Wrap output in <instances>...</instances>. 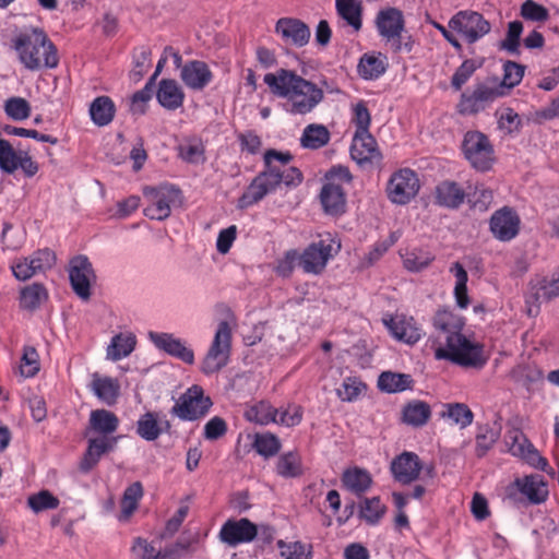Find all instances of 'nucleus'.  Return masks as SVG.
I'll use <instances>...</instances> for the list:
<instances>
[{"instance_id": "obj_1", "label": "nucleus", "mask_w": 559, "mask_h": 559, "mask_svg": "<svg viewBox=\"0 0 559 559\" xmlns=\"http://www.w3.org/2000/svg\"><path fill=\"white\" fill-rule=\"evenodd\" d=\"M264 169L259 173L246 191L238 199L237 207H250L260 202L269 193L276 191L282 183L286 187H297L302 182L301 171L289 166L293 155L289 152L267 150L263 156Z\"/></svg>"}, {"instance_id": "obj_2", "label": "nucleus", "mask_w": 559, "mask_h": 559, "mask_svg": "<svg viewBox=\"0 0 559 559\" xmlns=\"http://www.w3.org/2000/svg\"><path fill=\"white\" fill-rule=\"evenodd\" d=\"M263 81L273 95L285 100L283 107L293 116L312 112L324 99V92L320 86L293 70L280 69L274 73H266Z\"/></svg>"}, {"instance_id": "obj_3", "label": "nucleus", "mask_w": 559, "mask_h": 559, "mask_svg": "<svg viewBox=\"0 0 559 559\" xmlns=\"http://www.w3.org/2000/svg\"><path fill=\"white\" fill-rule=\"evenodd\" d=\"M10 47L17 61L28 71L55 69L59 64L57 47L41 27L16 29L10 38Z\"/></svg>"}, {"instance_id": "obj_4", "label": "nucleus", "mask_w": 559, "mask_h": 559, "mask_svg": "<svg viewBox=\"0 0 559 559\" xmlns=\"http://www.w3.org/2000/svg\"><path fill=\"white\" fill-rule=\"evenodd\" d=\"M341 247V240L336 235L324 233L298 254L299 265L305 273L319 275L325 270L329 261L340 252Z\"/></svg>"}, {"instance_id": "obj_5", "label": "nucleus", "mask_w": 559, "mask_h": 559, "mask_svg": "<svg viewBox=\"0 0 559 559\" xmlns=\"http://www.w3.org/2000/svg\"><path fill=\"white\" fill-rule=\"evenodd\" d=\"M437 359H448L464 367H481L487 358L480 344L459 336H447L445 347H438L435 352Z\"/></svg>"}, {"instance_id": "obj_6", "label": "nucleus", "mask_w": 559, "mask_h": 559, "mask_svg": "<svg viewBox=\"0 0 559 559\" xmlns=\"http://www.w3.org/2000/svg\"><path fill=\"white\" fill-rule=\"evenodd\" d=\"M146 202L144 215L150 219L164 221L171 214V206L180 201L181 191L171 183L156 187L146 186L142 190Z\"/></svg>"}, {"instance_id": "obj_7", "label": "nucleus", "mask_w": 559, "mask_h": 559, "mask_svg": "<svg viewBox=\"0 0 559 559\" xmlns=\"http://www.w3.org/2000/svg\"><path fill=\"white\" fill-rule=\"evenodd\" d=\"M462 151L472 167L478 171H488L496 160L493 145L480 131L465 133Z\"/></svg>"}, {"instance_id": "obj_8", "label": "nucleus", "mask_w": 559, "mask_h": 559, "mask_svg": "<svg viewBox=\"0 0 559 559\" xmlns=\"http://www.w3.org/2000/svg\"><path fill=\"white\" fill-rule=\"evenodd\" d=\"M212 405L211 397L204 395L201 386H189L176 401L170 413L183 421H194L204 417Z\"/></svg>"}, {"instance_id": "obj_9", "label": "nucleus", "mask_w": 559, "mask_h": 559, "mask_svg": "<svg viewBox=\"0 0 559 559\" xmlns=\"http://www.w3.org/2000/svg\"><path fill=\"white\" fill-rule=\"evenodd\" d=\"M231 348V329L227 321L217 325L212 344L202 361L205 373H214L227 365Z\"/></svg>"}, {"instance_id": "obj_10", "label": "nucleus", "mask_w": 559, "mask_h": 559, "mask_svg": "<svg viewBox=\"0 0 559 559\" xmlns=\"http://www.w3.org/2000/svg\"><path fill=\"white\" fill-rule=\"evenodd\" d=\"M448 26L456 32L468 44H474L487 35L490 23L478 12L462 10L456 12L448 22Z\"/></svg>"}, {"instance_id": "obj_11", "label": "nucleus", "mask_w": 559, "mask_h": 559, "mask_svg": "<svg viewBox=\"0 0 559 559\" xmlns=\"http://www.w3.org/2000/svg\"><path fill=\"white\" fill-rule=\"evenodd\" d=\"M420 181L416 171L401 168L394 171L386 185L388 199L397 205L408 204L418 194Z\"/></svg>"}, {"instance_id": "obj_12", "label": "nucleus", "mask_w": 559, "mask_h": 559, "mask_svg": "<svg viewBox=\"0 0 559 559\" xmlns=\"http://www.w3.org/2000/svg\"><path fill=\"white\" fill-rule=\"evenodd\" d=\"M39 166L27 151L15 150L8 140L0 141V170L12 175L16 170L32 178L38 173Z\"/></svg>"}, {"instance_id": "obj_13", "label": "nucleus", "mask_w": 559, "mask_h": 559, "mask_svg": "<svg viewBox=\"0 0 559 559\" xmlns=\"http://www.w3.org/2000/svg\"><path fill=\"white\" fill-rule=\"evenodd\" d=\"M68 272L73 292L82 300L87 301L92 295V285L96 281V275L88 258L85 255L72 258Z\"/></svg>"}, {"instance_id": "obj_14", "label": "nucleus", "mask_w": 559, "mask_h": 559, "mask_svg": "<svg viewBox=\"0 0 559 559\" xmlns=\"http://www.w3.org/2000/svg\"><path fill=\"white\" fill-rule=\"evenodd\" d=\"M503 96V87H496L495 84L481 83L477 84L473 92L461 95L456 106L457 112L461 115H474L479 112L489 103H492Z\"/></svg>"}, {"instance_id": "obj_15", "label": "nucleus", "mask_w": 559, "mask_h": 559, "mask_svg": "<svg viewBox=\"0 0 559 559\" xmlns=\"http://www.w3.org/2000/svg\"><path fill=\"white\" fill-rule=\"evenodd\" d=\"M55 264V252L49 249H40L27 258L14 261L11 264V270L16 280L27 281L38 273L50 270Z\"/></svg>"}, {"instance_id": "obj_16", "label": "nucleus", "mask_w": 559, "mask_h": 559, "mask_svg": "<svg viewBox=\"0 0 559 559\" xmlns=\"http://www.w3.org/2000/svg\"><path fill=\"white\" fill-rule=\"evenodd\" d=\"M521 217L515 209L502 206L489 219V230L493 238L502 242L513 240L520 233Z\"/></svg>"}, {"instance_id": "obj_17", "label": "nucleus", "mask_w": 559, "mask_h": 559, "mask_svg": "<svg viewBox=\"0 0 559 559\" xmlns=\"http://www.w3.org/2000/svg\"><path fill=\"white\" fill-rule=\"evenodd\" d=\"M259 527L247 518L228 519L218 533L219 540L228 547L249 544L255 539Z\"/></svg>"}, {"instance_id": "obj_18", "label": "nucleus", "mask_w": 559, "mask_h": 559, "mask_svg": "<svg viewBox=\"0 0 559 559\" xmlns=\"http://www.w3.org/2000/svg\"><path fill=\"white\" fill-rule=\"evenodd\" d=\"M506 444L509 452L524 460L526 463L538 469H545L547 461L534 445L530 442L526 436L518 428H512L506 433Z\"/></svg>"}, {"instance_id": "obj_19", "label": "nucleus", "mask_w": 559, "mask_h": 559, "mask_svg": "<svg viewBox=\"0 0 559 559\" xmlns=\"http://www.w3.org/2000/svg\"><path fill=\"white\" fill-rule=\"evenodd\" d=\"M274 32L286 46L301 48L311 36L309 26L299 19L281 17L275 23Z\"/></svg>"}, {"instance_id": "obj_20", "label": "nucleus", "mask_w": 559, "mask_h": 559, "mask_svg": "<svg viewBox=\"0 0 559 559\" xmlns=\"http://www.w3.org/2000/svg\"><path fill=\"white\" fill-rule=\"evenodd\" d=\"M147 336L157 349L186 364L192 365L194 362L193 350L186 345V342L176 337L173 333L151 331Z\"/></svg>"}, {"instance_id": "obj_21", "label": "nucleus", "mask_w": 559, "mask_h": 559, "mask_svg": "<svg viewBox=\"0 0 559 559\" xmlns=\"http://www.w3.org/2000/svg\"><path fill=\"white\" fill-rule=\"evenodd\" d=\"M390 469L396 481L409 485L418 479L423 464L416 453L404 451L392 460Z\"/></svg>"}, {"instance_id": "obj_22", "label": "nucleus", "mask_w": 559, "mask_h": 559, "mask_svg": "<svg viewBox=\"0 0 559 559\" xmlns=\"http://www.w3.org/2000/svg\"><path fill=\"white\" fill-rule=\"evenodd\" d=\"M350 157L360 166L377 163L382 159L378 143L370 132L354 133L350 145Z\"/></svg>"}, {"instance_id": "obj_23", "label": "nucleus", "mask_w": 559, "mask_h": 559, "mask_svg": "<svg viewBox=\"0 0 559 559\" xmlns=\"http://www.w3.org/2000/svg\"><path fill=\"white\" fill-rule=\"evenodd\" d=\"M374 22L378 34L388 44L394 38L400 37L405 28L403 12L396 8H385L380 10Z\"/></svg>"}, {"instance_id": "obj_24", "label": "nucleus", "mask_w": 559, "mask_h": 559, "mask_svg": "<svg viewBox=\"0 0 559 559\" xmlns=\"http://www.w3.org/2000/svg\"><path fill=\"white\" fill-rule=\"evenodd\" d=\"M383 323L396 340L406 344H415L421 338V329L412 317L396 314L383 319Z\"/></svg>"}, {"instance_id": "obj_25", "label": "nucleus", "mask_w": 559, "mask_h": 559, "mask_svg": "<svg viewBox=\"0 0 559 559\" xmlns=\"http://www.w3.org/2000/svg\"><path fill=\"white\" fill-rule=\"evenodd\" d=\"M180 79L188 88L202 91L213 80V73L204 61L192 60L182 66Z\"/></svg>"}, {"instance_id": "obj_26", "label": "nucleus", "mask_w": 559, "mask_h": 559, "mask_svg": "<svg viewBox=\"0 0 559 559\" xmlns=\"http://www.w3.org/2000/svg\"><path fill=\"white\" fill-rule=\"evenodd\" d=\"M514 485L532 504H539L548 497V485L543 475L532 474L516 478Z\"/></svg>"}, {"instance_id": "obj_27", "label": "nucleus", "mask_w": 559, "mask_h": 559, "mask_svg": "<svg viewBox=\"0 0 559 559\" xmlns=\"http://www.w3.org/2000/svg\"><path fill=\"white\" fill-rule=\"evenodd\" d=\"M136 335L131 331L115 334L106 347V359L119 361L130 356L136 347Z\"/></svg>"}, {"instance_id": "obj_28", "label": "nucleus", "mask_w": 559, "mask_h": 559, "mask_svg": "<svg viewBox=\"0 0 559 559\" xmlns=\"http://www.w3.org/2000/svg\"><path fill=\"white\" fill-rule=\"evenodd\" d=\"M320 202L328 215H342L346 207L344 188L335 186L334 183H324L320 192Z\"/></svg>"}, {"instance_id": "obj_29", "label": "nucleus", "mask_w": 559, "mask_h": 559, "mask_svg": "<svg viewBox=\"0 0 559 559\" xmlns=\"http://www.w3.org/2000/svg\"><path fill=\"white\" fill-rule=\"evenodd\" d=\"M156 97L162 107L176 110L182 106L185 94L175 80L163 79L158 84Z\"/></svg>"}, {"instance_id": "obj_30", "label": "nucleus", "mask_w": 559, "mask_h": 559, "mask_svg": "<svg viewBox=\"0 0 559 559\" xmlns=\"http://www.w3.org/2000/svg\"><path fill=\"white\" fill-rule=\"evenodd\" d=\"M388 68V58L381 52L364 53L357 66L358 74L365 80H377Z\"/></svg>"}, {"instance_id": "obj_31", "label": "nucleus", "mask_w": 559, "mask_h": 559, "mask_svg": "<svg viewBox=\"0 0 559 559\" xmlns=\"http://www.w3.org/2000/svg\"><path fill=\"white\" fill-rule=\"evenodd\" d=\"M435 198L441 206L457 209L465 200V192L456 182L443 181L436 187Z\"/></svg>"}, {"instance_id": "obj_32", "label": "nucleus", "mask_w": 559, "mask_h": 559, "mask_svg": "<svg viewBox=\"0 0 559 559\" xmlns=\"http://www.w3.org/2000/svg\"><path fill=\"white\" fill-rule=\"evenodd\" d=\"M465 325L464 318L452 310H439L433 317V326L447 336H459Z\"/></svg>"}, {"instance_id": "obj_33", "label": "nucleus", "mask_w": 559, "mask_h": 559, "mask_svg": "<svg viewBox=\"0 0 559 559\" xmlns=\"http://www.w3.org/2000/svg\"><path fill=\"white\" fill-rule=\"evenodd\" d=\"M342 483L347 490L356 495H361L370 488L372 478L368 471L359 467H352L344 471L342 475Z\"/></svg>"}, {"instance_id": "obj_34", "label": "nucleus", "mask_w": 559, "mask_h": 559, "mask_svg": "<svg viewBox=\"0 0 559 559\" xmlns=\"http://www.w3.org/2000/svg\"><path fill=\"white\" fill-rule=\"evenodd\" d=\"M331 139L328 128L320 123L306 126L300 136V145L308 150H319L325 146Z\"/></svg>"}, {"instance_id": "obj_35", "label": "nucleus", "mask_w": 559, "mask_h": 559, "mask_svg": "<svg viewBox=\"0 0 559 559\" xmlns=\"http://www.w3.org/2000/svg\"><path fill=\"white\" fill-rule=\"evenodd\" d=\"M440 417L464 429L472 425L474 414L464 403H447L442 405Z\"/></svg>"}, {"instance_id": "obj_36", "label": "nucleus", "mask_w": 559, "mask_h": 559, "mask_svg": "<svg viewBox=\"0 0 559 559\" xmlns=\"http://www.w3.org/2000/svg\"><path fill=\"white\" fill-rule=\"evenodd\" d=\"M280 556L283 559H312L313 546L301 540L278 539L276 542Z\"/></svg>"}, {"instance_id": "obj_37", "label": "nucleus", "mask_w": 559, "mask_h": 559, "mask_svg": "<svg viewBox=\"0 0 559 559\" xmlns=\"http://www.w3.org/2000/svg\"><path fill=\"white\" fill-rule=\"evenodd\" d=\"M112 448V442L104 438L91 439L87 450L81 461L80 468L82 472H90L99 461L102 455Z\"/></svg>"}, {"instance_id": "obj_38", "label": "nucleus", "mask_w": 559, "mask_h": 559, "mask_svg": "<svg viewBox=\"0 0 559 559\" xmlns=\"http://www.w3.org/2000/svg\"><path fill=\"white\" fill-rule=\"evenodd\" d=\"M449 271L455 278L453 289L455 302L459 308L466 309L469 306V298L467 295L468 274L460 262L452 263Z\"/></svg>"}, {"instance_id": "obj_39", "label": "nucleus", "mask_w": 559, "mask_h": 559, "mask_svg": "<svg viewBox=\"0 0 559 559\" xmlns=\"http://www.w3.org/2000/svg\"><path fill=\"white\" fill-rule=\"evenodd\" d=\"M92 121L99 127L109 124L115 117V104L108 96L96 97L90 106Z\"/></svg>"}, {"instance_id": "obj_40", "label": "nucleus", "mask_w": 559, "mask_h": 559, "mask_svg": "<svg viewBox=\"0 0 559 559\" xmlns=\"http://www.w3.org/2000/svg\"><path fill=\"white\" fill-rule=\"evenodd\" d=\"M48 299V292L40 283L25 286L20 293L21 308L29 311L38 309Z\"/></svg>"}, {"instance_id": "obj_41", "label": "nucleus", "mask_w": 559, "mask_h": 559, "mask_svg": "<svg viewBox=\"0 0 559 559\" xmlns=\"http://www.w3.org/2000/svg\"><path fill=\"white\" fill-rule=\"evenodd\" d=\"M430 416V406L423 401H413L403 408V421L413 427L426 425Z\"/></svg>"}, {"instance_id": "obj_42", "label": "nucleus", "mask_w": 559, "mask_h": 559, "mask_svg": "<svg viewBox=\"0 0 559 559\" xmlns=\"http://www.w3.org/2000/svg\"><path fill=\"white\" fill-rule=\"evenodd\" d=\"M90 426L95 432L107 436L118 429L119 419L109 411L95 409L91 412Z\"/></svg>"}, {"instance_id": "obj_43", "label": "nucleus", "mask_w": 559, "mask_h": 559, "mask_svg": "<svg viewBox=\"0 0 559 559\" xmlns=\"http://www.w3.org/2000/svg\"><path fill=\"white\" fill-rule=\"evenodd\" d=\"M278 409L272 406L266 401H260L252 406H250L246 413L245 417L247 420L251 423H255L258 425L266 426L271 423L276 424Z\"/></svg>"}, {"instance_id": "obj_44", "label": "nucleus", "mask_w": 559, "mask_h": 559, "mask_svg": "<svg viewBox=\"0 0 559 559\" xmlns=\"http://www.w3.org/2000/svg\"><path fill=\"white\" fill-rule=\"evenodd\" d=\"M534 290L533 298L536 302L549 301L559 296V273L554 274L550 278L539 277L532 283Z\"/></svg>"}, {"instance_id": "obj_45", "label": "nucleus", "mask_w": 559, "mask_h": 559, "mask_svg": "<svg viewBox=\"0 0 559 559\" xmlns=\"http://www.w3.org/2000/svg\"><path fill=\"white\" fill-rule=\"evenodd\" d=\"M275 469L277 475L284 478H294L300 476L302 474L300 455L294 451L280 455Z\"/></svg>"}, {"instance_id": "obj_46", "label": "nucleus", "mask_w": 559, "mask_h": 559, "mask_svg": "<svg viewBox=\"0 0 559 559\" xmlns=\"http://www.w3.org/2000/svg\"><path fill=\"white\" fill-rule=\"evenodd\" d=\"M337 14L355 31L361 28V7L357 0H335Z\"/></svg>"}, {"instance_id": "obj_47", "label": "nucleus", "mask_w": 559, "mask_h": 559, "mask_svg": "<svg viewBox=\"0 0 559 559\" xmlns=\"http://www.w3.org/2000/svg\"><path fill=\"white\" fill-rule=\"evenodd\" d=\"M402 258L404 267L411 272H420L435 260V255L423 248H414L406 251Z\"/></svg>"}, {"instance_id": "obj_48", "label": "nucleus", "mask_w": 559, "mask_h": 559, "mask_svg": "<svg viewBox=\"0 0 559 559\" xmlns=\"http://www.w3.org/2000/svg\"><path fill=\"white\" fill-rule=\"evenodd\" d=\"M252 447L261 456L269 459L280 452L282 444L277 436L263 432L254 436Z\"/></svg>"}, {"instance_id": "obj_49", "label": "nucleus", "mask_w": 559, "mask_h": 559, "mask_svg": "<svg viewBox=\"0 0 559 559\" xmlns=\"http://www.w3.org/2000/svg\"><path fill=\"white\" fill-rule=\"evenodd\" d=\"M136 432L142 439L146 441L156 440L162 435L157 415L151 412L142 415L136 424Z\"/></svg>"}, {"instance_id": "obj_50", "label": "nucleus", "mask_w": 559, "mask_h": 559, "mask_svg": "<svg viewBox=\"0 0 559 559\" xmlns=\"http://www.w3.org/2000/svg\"><path fill=\"white\" fill-rule=\"evenodd\" d=\"M525 67L513 62L507 61L503 64V78L502 81L496 85V87H503V96L508 94L510 90L519 85L524 76Z\"/></svg>"}, {"instance_id": "obj_51", "label": "nucleus", "mask_w": 559, "mask_h": 559, "mask_svg": "<svg viewBox=\"0 0 559 559\" xmlns=\"http://www.w3.org/2000/svg\"><path fill=\"white\" fill-rule=\"evenodd\" d=\"M385 506L379 497L366 498L359 507V514L368 524L374 525L385 513Z\"/></svg>"}, {"instance_id": "obj_52", "label": "nucleus", "mask_w": 559, "mask_h": 559, "mask_svg": "<svg viewBox=\"0 0 559 559\" xmlns=\"http://www.w3.org/2000/svg\"><path fill=\"white\" fill-rule=\"evenodd\" d=\"M4 112L14 121H23L31 116V105L23 97H10L4 103Z\"/></svg>"}, {"instance_id": "obj_53", "label": "nucleus", "mask_w": 559, "mask_h": 559, "mask_svg": "<svg viewBox=\"0 0 559 559\" xmlns=\"http://www.w3.org/2000/svg\"><path fill=\"white\" fill-rule=\"evenodd\" d=\"M27 504L35 513H39L43 511L57 509L60 504V501L49 490H40L39 492L28 497Z\"/></svg>"}, {"instance_id": "obj_54", "label": "nucleus", "mask_w": 559, "mask_h": 559, "mask_svg": "<svg viewBox=\"0 0 559 559\" xmlns=\"http://www.w3.org/2000/svg\"><path fill=\"white\" fill-rule=\"evenodd\" d=\"M205 148L200 140L193 139L182 143L179 146V156L187 163L200 164L203 163Z\"/></svg>"}, {"instance_id": "obj_55", "label": "nucleus", "mask_w": 559, "mask_h": 559, "mask_svg": "<svg viewBox=\"0 0 559 559\" xmlns=\"http://www.w3.org/2000/svg\"><path fill=\"white\" fill-rule=\"evenodd\" d=\"M39 356L33 346H25L19 370L24 378H32L39 371Z\"/></svg>"}, {"instance_id": "obj_56", "label": "nucleus", "mask_w": 559, "mask_h": 559, "mask_svg": "<svg viewBox=\"0 0 559 559\" xmlns=\"http://www.w3.org/2000/svg\"><path fill=\"white\" fill-rule=\"evenodd\" d=\"M352 123L355 126V133L369 132L371 116L364 100L352 106Z\"/></svg>"}, {"instance_id": "obj_57", "label": "nucleus", "mask_w": 559, "mask_h": 559, "mask_svg": "<svg viewBox=\"0 0 559 559\" xmlns=\"http://www.w3.org/2000/svg\"><path fill=\"white\" fill-rule=\"evenodd\" d=\"M479 67L480 63L474 59L464 60L452 75L451 86L460 91Z\"/></svg>"}, {"instance_id": "obj_58", "label": "nucleus", "mask_w": 559, "mask_h": 559, "mask_svg": "<svg viewBox=\"0 0 559 559\" xmlns=\"http://www.w3.org/2000/svg\"><path fill=\"white\" fill-rule=\"evenodd\" d=\"M523 32V24L520 21L510 22L506 39L501 47L510 53H519L520 37Z\"/></svg>"}, {"instance_id": "obj_59", "label": "nucleus", "mask_w": 559, "mask_h": 559, "mask_svg": "<svg viewBox=\"0 0 559 559\" xmlns=\"http://www.w3.org/2000/svg\"><path fill=\"white\" fill-rule=\"evenodd\" d=\"M277 420L276 424L285 427H295L301 423L302 408L296 404H289L286 408H277Z\"/></svg>"}, {"instance_id": "obj_60", "label": "nucleus", "mask_w": 559, "mask_h": 559, "mask_svg": "<svg viewBox=\"0 0 559 559\" xmlns=\"http://www.w3.org/2000/svg\"><path fill=\"white\" fill-rule=\"evenodd\" d=\"M228 426L224 418L219 416L212 417L203 428V437L205 440L215 441L227 433Z\"/></svg>"}, {"instance_id": "obj_61", "label": "nucleus", "mask_w": 559, "mask_h": 559, "mask_svg": "<svg viewBox=\"0 0 559 559\" xmlns=\"http://www.w3.org/2000/svg\"><path fill=\"white\" fill-rule=\"evenodd\" d=\"M4 132L9 135H16L22 138H31L39 142L50 143L52 145H56L58 143V139L50 135V134H44L39 133L37 130L33 129H25L20 127H12L7 126L4 128Z\"/></svg>"}, {"instance_id": "obj_62", "label": "nucleus", "mask_w": 559, "mask_h": 559, "mask_svg": "<svg viewBox=\"0 0 559 559\" xmlns=\"http://www.w3.org/2000/svg\"><path fill=\"white\" fill-rule=\"evenodd\" d=\"M521 15L525 20L544 22L548 19V10L533 0H526L521 7Z\"/></svg>"}, {"instance_id": "obj_63", "label": "nucleus", "mask_w": 559, "mask_h": 559, "mask_svg": "<svg viewBox=\"0 0 559 559\" xmlns=\"http://www.w3.org/2000/svg\"><path fill=\"white\" fill-rule=\"evenodd\" d=\"M151 49L147 46H141L133 51L134 73L142 76L152 66Z\"/></svg>"}, {"instance_id": "obj_64", "label": "nucleus", "mask_w": 559, "mask_h": 559, "mask_svg": "<svg viewBox=\"0 0 559 559\" xmlns=\"http://www.w3.org/2000/svg\"><path fill=\"white\" fill-rule=\"evenodd\" d=\"M132 551L140 559H162L160 550H156L151 543L141 537L134 539Z\"/></svg>"}]
</instances>
